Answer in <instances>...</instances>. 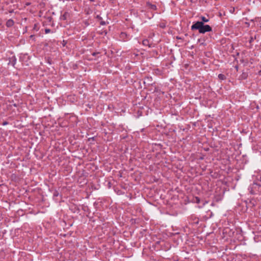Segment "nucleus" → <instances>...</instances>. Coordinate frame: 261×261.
Instances as JSON below:
<instances>
[{
	"label": "nucleus",
	"mask_w": 261,
	"mask_h": 261,
	"mask_svg": "<svg viewBox=\"0 0 261 261\" xmlns=\"http://www.w3.org/2000/svg\"><path fill=\"white\" fill-rule=\"evenodd\" d=\"M218 77L221 80H224L226 79L225 76L223 74H219L218 75Z\"/></svg>",
	"instance_id": "4"
},
{
	"label": "nucleus",
	"mask_w": 261,
	"mask_h": 261,
	"mask_svg": "<svg viewBox=\"0 0 261 261\" xmlns=\"http://www.w3.org/2000/svg\"><path fill=\"white\" fill-rule=\"evenodd\" d=\"M143 44L145 46H150L149 44V42L147 40H144L143 41Z\"/></svg>",
	"instance_id": "6"
},
{
	"label": "nucleus",
	"mask_w": 261,
	"mask_h": 261,
	"mask_svg": "<svg viewBox=\"0 0 261 261\" xmlns=\"http://www.w3.org/2000/svg\"><path fill=\"white\" fill-rule=\"evenodd\" d=\"M148 5L149 6V7L152 9H153V10H155L156 9V6L155 5H152V4H148Z\"/></svg>",
	"instance_id": "7"
},
{
	"label": "nucleus",
	"mask_w": 261,
	"mask_h": 261,
	"mask_svg": "<svg viewBox=\"0 0 261 261\" xmlns=\"http://www.w3.org/2000/svg\"><path fill=\"white\" fill-rule=\"evenodd\" d=\"M151 81V78L147 77L146 79H145V81H144V84H147L148 85H151V84L150 83V82Z\"/></svg>",
	"instance_id": "3"
},
{
	"label": "nucleus",
	"mask_w": 261,
	"mask_h": 261,
	"mask_svg": "<svg viewBox=\"0 0 261 261\" xmlns=\"http://www.w3.org/2000/svg\"><path fill=\"white\" fill-rule=\"evenodd\" d=\"M50 32V30L48 29H46L45 30V32L46 34H47V33H49Z\"/></svg>",
	"instance_id": "9"
},
{
	"label": "nucleus",
	"mask_w": 261,
	"mask_h": 261,
	"mask_svg": "<svg viewBox=\"0 0 261 261\" xmlns=\"http://www.w3.org/2000/svg\"><path fill=\"white\" fill-rule=\"evenodd\" d=\"M201 19H202V22H208V19H207V18H205V17H204V16L201 17Z\"/></svg>",
	"instance_id": "8"
},
{
	"label": "nucleus",
	"mask_w": 261,
	"mask_h": 261,
	"mask_svg": "<svg viewBox=\"0 0 261 261\" xmlns=\"http://www.w3.org/2000/svg\"><path fill=\"white\" fill-rule=\"evenodd\" d=\"M89 1H91V2H93V1H94V0H89Z\"/></svg>",
	"instance_id": "11"
},
{
	"label": "nucleus",
	"mask_w": 261,
	"mask_h": 261,
	"mask_svg": "<svg viewBox=\"0 0 261 261\" xmlns=\"http://www.w3.org/2000/svg\"><path fill=\"white\" fill-rule=\"evenodd\" d=\"M247 77V74L246 73L243 72L241 75V79H246Z\"/></svg>",
	"instance_id": "5"
},
{
	"label": "nucleus",
	"mask_w": 261,
	"mask_h": 261,
	"mask_svg": "<svg viewBox=\"0 0 261 261\" xmlns=\"http://www.w3.org/2000/svg\"><path fill=\"white\" fill-rule=\"evenodd\" d=\"M191 29L198 30L201 34H204L206 32H211L212 28L207 24L204 25L203 22L197 21L191 26Z\"/></svg>",
	"instance_id": "1"
},
{
	"label": "nucleus",
	"mask_w": 261,
	"mask_h": 261,
	"mask_svg": "<svg viewBox=\"0 0 261 261\" xmlns=\"http://www.w3.org/2000/svg\"><path fill=\"white\" fill-rule=\"evenodd\" d=\"M14 21L11 19H9L6 22V25L8 27H12Z\"/></svg>",
	"instance_id": "2"
},
{
	"label": "nucleus",
	"mask_w": 261,
	"mask_h": 261,
	"mask_svg": "<svg viewBox=\"0 0 261 261\" xmlns=\"http://www.w3.org/2000/svg\"><path fill=\"white\" fill-rule=\"evenodd\" d=\"M100 24H101V25H105V24H106V22H105V21H100Z\"/></svg>",
	"instance_id": "10"
}]
</instances>
